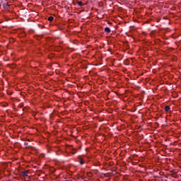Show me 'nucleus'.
Here are the masks:
<instances>
[{"mask_svg": "<svg viewBox=\"0 0 181 181\" xmlns=\"http://www.w3.org/2000/svg\"><path fill=\"white\" fill-rule=\"evenodd\" d=\"M105 32L106 33H111V29H110V28H108V27H106V28H105Z\"/></svg>", "mask_w": 181, "mask_h": 181, "instance_id": "obj_1", "label": "nucleus"}, {"mask_svg": "<svg viewBox=\"0 0 181 181\" xmlns=\"http://www.w3.org/2000/svg\"><path fill=\"white\" fill-rule=\"evenodd\" d=\"M28 173H29V171H28V170H25V171L22 172L23 176H26V177H28Z\"/></svg>", "mask_w": 181, "mask_h": 181, "instance_id": "obj_2", "label": "nucleus"}, {"mask_svg": "<svg viewBox=\"0 0 181 181\" xmlns=\"http://www.w3.org/2000/svg\"><path fill=\"white\" fill-rule=\"evenodd\" d=\"M170 110V106H165V111L166 112H168V111H169Z\"/></svg>", "mask_w": 181, "mask_h": 181, "instance_id": "obj_3", "label": "nucleus"}, {"mask_svg": "<svg viewBox=\"0 0 181 181\" xmlns=\"http://www.w3.org/2000/svg\"><path fill=\"white\" fill-rule=\"evenodd\" d=\"M77 4L79 6H83V5H84V4H83V1H78Z\"/></svg>", "mask_w": 181, "mask_h": 181, "instance_id": "obj_4", "label": "nucleus"}, {"mask_svg": "<svg viewBox=\"0 0 181 181\" xmlns=\"http://www.w3.org/2000/svg\"><path fill=\"white\" fill-rule=\"evenodd\" d=\"M53 19H54V18H53V16H49V17L48 18V21H49V22H52V21H53Z\"/></svg>", "mask_w": 181, "mask_h": 181, "instance_id": "obj_5", "label": "nucleus"}, {"mask_svg": "<svg viewBox=\"0 0 181 181\" xmlns=\"http://www.w3.org/2000/svg\"><path fill=\"white\" fill-rule=\"evenodd\" d=\"M79 163H80L81 165H84V160H81L79 161Z\"/></svg>", "mask_w": 181, "mask_h": 181, "instance_id": "obj_6", "label": "nucleus"}, {"mask_svg": "<svg viewBox=\"0 0 181 181\" xmlns=\"http://www.w3.org/2000/svg\"><path fill=\"white\" fill-rule=\"evenodd\" d=\"M40 156H41V158H45V153H42V154L40 155Z\"/></svg>", "mask_w": 181, "mask_h": 181, "instance_id": "obj_7", "label": "nucleus"}, {"mask_svg": "<svg viewBox=\"0 0 181 181\" xmlns=\"http://www.w3.org/2000/svg\"><path fill=\"white\" fill-rule=\"evenodd\" d=\"M10 67H11V69H15V65H12Z\"/></svg>", "mask_w": 181, "mask_h": 181, "instance_id": "obj_8", "label": "nucleus"}, {"mask_svg": "<svg viewBox=\"0 0 181 181\" xmlns=\"http://www.w3.org/2000/svg\"><path fill=\"white\" fill-rule=\"evenodd\" d=\"M37 36V39H39V37H42V35H36Z\"/></svg>", "mask_w": 181, "mask_h": 181, "instance_id": "obj_9", "label": "nucleus"}, {"mask_svg": "<svg viewBox=\"0 0 181 181\" xmlns=\"http://www.w3.org/2000/svg\"><path fill=\"white\" fill-rule=\"evenodd\" d=\"M25 145H27V146H28V144H25Z\"/></svg>", "mask_w": 181, "mask_h": 181, "instance_id": "obj_10", "label": "nucleus"}]
</instances>
